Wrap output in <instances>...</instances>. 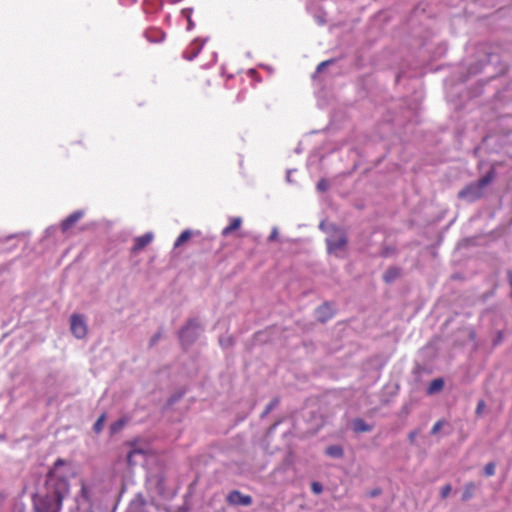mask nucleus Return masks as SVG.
Returning <instances> with one entry per match:
<instances>
[{"label": "nucleus", "instance_id": "f257e3e1", "mask_svg": "<svg viewBox=\"0 0 512 512\" xmlns=\"http://www.w3.org/2000/svg\"><path fill=\"white\" fill-rule=\"evenodd\" d=\"M68 462L58 458L45 476L43 487L33 494V512H60L63 501L70 493V483L61 468Z\"/></svg>", "mask_w": 512, "mask_h": 512}, {"label": "nucleus", "instance_id": "f03ea898", "mask_svg": "<svg viewBox=\"0 0 512 512\" xmlns=\"http://www.w3.org/2000/svg\"><path fill=\"white\" fill-rule=\"evenodd\" d=\"M495 177L494 169H490L483 177L474 183L466 185L458 193V198L468 202H474L484 195V189L493 181Z\"/></svg>", "mask_w": 512, "mask_h": 512}, {"label": "nucleus", "instance_id": "7ed1b4c3", "mask_svg": "<svg viewBox=\"0 0 512 512\" xmlns=\"http://www.w3.org/2000/svg\"><path fill=\"white\" fill-rule=\"evenodd\" d=\"M203 331L204 327L199 322L198 318L188 319L185 325L178 331V338L182 348L187 350L191 347Z\"/></svg>", "mask_w": 512, "mask_h": 512}, {"label": "nucleus", "instance_id": "20e7f679", "mask_svg": "<svg viewBox=\"0 0 512 512\" xmlns=\"http://www.w3.org/2000/svg\"><path fill=\"white\" fill-rule=\"evenodd\" d=\"M327 253L338 258H344L348 245L346 232L338 227H333V232L325 239Z\"/></svg>", "mask_w": 512, "mask_h": 512}, {"label": "nucleus", "instance_id": "39448f33", "mask_svg": "<svg viewBox=\"0 0 512 512\" xmlns=\"http://www.w3.org/2000/svg\"><path fill=\"white\" fill-rule=\"evenodd\" d=\"M70 329L77 339H83L87 334V324L84 316L73 314L70 318Z\"/></svg>", "mask_w": 512, "mask_h": 512}, {"label": "nucleus", "instance_id": "423d86ee", "mask_svg": "<svg viewBox=\"0 0 512 512\" xmlns=\"http://www.w3.org/2000/svg\"><path fill=\"white\" fill-rule=\"evenodd\" d=\"M227 501L232 505L249 506L252 504V497L244 495L238 490H233L227 495Z\"/></svg>", "mask_w": 512, "mask_h": 512}, {"label": "nucleus", "instance_id": "0eeeda50", "mask_svg": "<svg viewBox=\"0 0 512 512\" xmlns=\"http://www.w3.org/2000/svg\"><path fill=\"white\" fill-rule=\"evenodd\" d=\"M84 216L83 210H76L67 216L61 222V230L63 233L67 232L70 228H72L82 217Z\"/></svg>", "mask_w": 512, "mask_h": 512}, {"label": "nucleus", "instance_id": "6e6552de", "mask_svg": "<svg viewBox=\"0 0 512 512\" xmlns=\"http://www.w3.org/2000/svg\"><path fill=\"white\" fill-rule=\"evenodd\" d=\"M315 314L318 321L325 323L333 317L334 311L332 306L325 302L316 309Z\"/></svg>", "mask_w": 512, "mask_h": 512}, {"label": "nucleus", "instance_id": "1a4fd4ad", "mask_svg": "<svg viewBox=\"0 0 512 512\" xmlns=\"http://www.w3.org/2000/svg\"><path fill=\"white\" fill-rule=\"evenodd\" d=\"M153 238H154V235L152 232H147L142 236L136 237L134 239L132 251L136 252V251H140V250L144 249L148 244H150L152 242Z\"/></svg>", "mask_w": 512, "mask_h": 512}, {"label": "nucleus", "instance_id": "9d476101", "mask_svg": "<svg viewBox=\"0 0 512 512\" xmlns=\"http://www.w3.org/2000/svg\"><path fill=\"white\" fill-rule=\"evenodd\" d=\"M145 37L151 43H159L164 40L165 33L159 28H151L145 32Z\"/></svg>", "mask_w": 512, "mask_h": 512}, {"label": "nucleus", "instance_id": "9b49d317", "mask_svg": "<svg viewBox=\"0 0 512 512\" xmlns=\"http://www.w3.org/2000/svg\"><path fill=\"white\" fill-rule=\"evenodd\" d=\"M352 429L355 433L371 432L373 426L366 423L362 418H355L352 421Z\"/></svg>", "mask_w": 512, "mask_h": 512}, {"label": "nucleus", "instance_id": "f8f14e48", "mask_svg": "<svg viewBox=\"0 0 512 512\" xmlns=\"http://www.w3.org/2000/svg\"><path fill=\"white\" fill-rule=\"evenodd\" d=\"M478 488V485L475 482H467L464 485L463 493H462V501H469L475 495V491Z\"/></svg>", "mask_w": 512, "mask_h": 512}, {"label": "nucleus", "instance_id": "ddd939ff", "mask_svg": "<svg viewBox=\"0 0 512 512\" xmlns=\"http://www.w3.org/2000/svg\"><path fill=\"white\" fill-rule=\"evenodd\" d=\"M325 454L334 459H340L344 456V449L341 445H330L326 448Z\"/></svg>", "mask_w": 512, "mask_h": 512}, {"label": "nucleus", "instance_id": "4468645a", "mask_svg": "<svg viewBox=\"0 0 512 512\" xmlns=\"http://www.w3.org/2000/svg\"><path fill=\"white\" fill-rule=\"evenodd\" d=\"M204 44L205 40L196 39L191 45V54L188 55L187 53H185L184 57L188 60H193L195 57L198 56Z\"/></svg>", "mask_w": 512, "mask_h": 512}, {"label": "nucleus", "instance_id": "2eb2a0df", "mask_svg": "<svg viewBox=\"0 0 512 512\" xmlns=\"http://www.w3.org/2000/svg\"><path fill=\"white\" fill-rule=\"evenodd\" d=\"M400 273H401L400 268L394 267V266L389 267L383 275V280L386 283H392L394 280H396L400 276Z\"/></svg>", "mask_w": 512, "mask_h": 512}, {"label": "nucleus", "instance_id": "dca6fc26", "mask_svg": "<svg viewBox=\"0 0 512 512\" xmlns=\"http://www.w3.org/2000/svg\"><path fill=\"white\" fill-rule=\"evenodd\" d=\"M242 224V219L240 217H237V218H233L232 222L230 225H228L227 227H225L221 234L222 236L224 237H227L228 235H230L233 231L237 230L238 228H240Z\"/></svg>", "mask_w": 512, "mask_h": 512}, {"label": "nucleus", "instance_id": "f3484780", "mask_svg": "<svg viewBox=\"0 0 512 512\" xmlns=\"http://www.w3.org/2000/svg\"><path fill=\"white\" fill-rule=\"evenodd\" d=\"M444 387V380L442 378H436L432 380L427 388L428 394H434L439 392Z\"/></svg>", "mask_w": 512, "mask_h": 512}, {"label": "nucleus", "instance_id": "a211bd4d", "mask_svg": "<svg viewBox=\"0 0 512 512\" xmlns=\"http://www.w3.org/2000/svg\"><path fill=\"white\" fill-rule=\"evenodd\" d=\"M145 504V498L141 494H137L131 501L130 508L134 511H141Z\"/></svg>", "mask_w": 512, "mask_h": 512}, {"label": "nucleus", "instance_id": "6ab92c4d", "mask_svg": "<svg viewBox=\"0 0 512 512\" xmlns=\"http://www.w3.org/2000/svg\"><path fill=\"white\" fill-rule=\"evenodd\" d=\"M191 236L192 232L189 229L182 231L174 242V248L180 247L182 244L187 242L191 238Z\"/></svg>", "mask_w": 512, "mask_h": 512}, {"label": "nucleus", "instance_id": "aec40b11", "mask_svg": "<svg viewBox=\"0 0 512 512\" xmlns=\"http://www.w3.org/2000/svg\"><path fill=\"white\" fill-rule=\"evenodd\" d=\"M193 13V8H184L181 11V14L186 18L187 20V30H192L195 26V23L193 22L191 15Z\"/></svg>", "mask_w": 512, "mask_h": 512}, {"label": "nucleus", "instance_id": "412c9836", "mask_svg": "<svg viewBox=\"0 0 512 512\" xmlns=\"http://www.w3.org/2000/svg\"><path fill=\"white\" fill-rule=\"evenodd\" d=\"M105 421H106V415L105 414L100 415L98 417V419L95 421V423L93 425V431L96 434H99L103 430Z\"/></svg>", "mask_w": 512, "mask_h": 512}, {"label": "nucleus", "instance_id": "4be33fe9", "mask_svg": "<svg viewBox=\"0 0 512 512\" xmlns=\"http://www.w3.org/2000/svg\"><path fill=\"white\" fill-rule=\"evenodd\" d=\"M79 497L86 503H90L91 501V498H90V489L88 488V486L82 482L81 484V490H80V494H79Z\"/></svg>", "mask_w": 512, "mask_h": 512}, {"label": "nucleus", "instance_id": "5701e85b", "mask_svg": "<svg viewBox=\"0 0 512 512\" xmlns=\"http://www.w3.org/2000/svg\"><path fill=\"white\" fill-rule=\"evenodd\" d=\"M219 344L222 348L227 349L234 345V338L232 336L219 337Z\"/></svg>", "mask_w": 512, "mask_h": 512}, {"label": "nucleus", "instance_id": "b1692460", "mask_svg": "<svg viewBox=\"0 0 512 512\" xmlns=\"http://www.w3.org/2000/svg\"><path fill=\"white\" fill-rule=\"evenodd\" d=\"M125 425V420L124 419H118L116 420L115 422H113L109 429H110V433L111 434H116L118 433Z\"/></svg>", "mask_w": 512, "mask_h": 512}, {"label": "nucleus", "instance_id": "393cba45", "mask_svg": "<svg viewBox=\"0 0 512 512\" xmlns=\"http://www.w3.org/2000/svg\"><path fill=\"white\" fill-rule=\"evenodd\" d=\"M279 404V398H273L265 407L261 417L267 416L277 405Z\"/></svg>", "mask_w": 512, "mask_h": 512}, {"label": "nucleus", "instance_id": "a878e982", "mask_svg": "<svg viewBox=\"0 0 512 512\" xmlns=\"http://www.w3.org/2000/svg\"><path fill=\"white\" fill-rule=\"evenodd\" d=\"M137 455H143V451L140 450V449H133L131 450L128 455H127V462L129 465H135L136 464V460H135V457Z\"/></svg>", "mask_w": 512, "mask_h": 512}, {"label": "nucleus", "instance_id": "bb28decb", "mask_svg": "<svg viewBox=\"0 0 512 512\" xmlns=\"http://www.w3.org/2000/svg\"><path fill=\"white\" fill-rule=\"evenodd\" d=\"M496 472V464L494 462H489L484 466L483 474L486 477H491Z\"/></svg>", "mask_w": 512, "mask_h": 512}, {"label": "nucleus", "instance_id": "cd10ccee", "mask_svg": "<svg viewBox=\"0 0 512 512\" xmlns=\"http://www.w3.org/2000/svg\"><path fill=\"white\" fill-rule=\"evenodd\" d=\"M329 186V181L327 179L322 178L317 183V190L319 192H326L329 189Z\"/></svg>", "mask_w": 512, "mask_h": 512}, {"label": "nucleus", "instance_id": "c85d7f7f", "mask_svg": "<svg viewBox=\"0 0 512 512\" xmlns=\"http://www.w3.org/2000/svg\"><path fill=\"white\" fill-rule=\"evenodd\" d=\"M445 420L444 419H440L438 420L432 427L431 431H430V434L431 435H436L441 429L442 427L445 425Z\"/></svg>", "mask_w": 512, "mask_h": 512}, {"label": "nucleus", "instance_id": "c756f323", "mask_svg": "<svg viewBox=\"0 0 512 512\" xmlns=\"http://www.w3.org/2000/svg\"><path fill=\"white\" fill-rule=\"evenodd\" d=\"M452 491V486L450 484H446L441 488L440 496L442 499H445L449 496Z\"/></svg>", "mask_w": 512, "mask_h": 512}, {"label": "nucleus", "instance_id": "7c9ffc66", "mask_svg": "<svg viewBox=\"0 0 512 512\" xmlns=\"http://www.w3.org/2000/svg\"><path fill=\"white\" fill-rule=\"evenodd\" d=\"M161 337H162V332L161 331L156 332L149 340V347L151 348V347L155 346L158 343V341L161 339Z\"/></svg>", "mask_w": 512, "mask_h": 512}, {"label": "nucleus", "instance_id": "2f4dec72", "mask_svg": "<svg viewBox=\"0 0 512 512\" xmlns=\"http://www.w3.org/2000/svg\"><path fill=\"white\" fill-rule=\"evenodd\" d=\"M333 62H334L333 59H329V60L319 63L316 68L315 74L322 72L327 66H329Z\"/></svg>", "mask_w": 512, "mask_h": 512}, {"label": "nucleus", "instance_id": "473e14b6", "mask_svg": "<svg viewBox=\"0 0 512 512\" xmlns=\"http://www.w3.org/2000/svg\"><path fill=\"white\" fill-rule=\"evenodd\" d=\"M485 408H486V402L483 399L479 400L477 403L476 409H475V414L477 416H480L483 413Z\"/></svg>", "mask_w": 512, "mask_h": 512}, {"label": "nucleus", "instance_id": "72a5a7b5", "mask_svg": "<svg viewBox=\"0 0 512 512\" xmlns=\"http://www.w3.org/2000/svg\"><path fill=\"white\" fill-rule=\"evenodd\" d=\"M311 491L315 494H320L323 491V486L320 482H312Z\"/></svg>", "mask_w": 512, "mask_h": 512}, {"label": "nucleus", "instance_id": "f704fd0d", "mask_svg": "<svg viewBox=\"0 0 512 512\" xmlns=\"http://www.w3.org/2000/svg\"><path fill=\"white\" fill-rule=\"evenodd\" d=\"M419 434V430H413V431H410L409 434H408V440L411 444H414L415 443V440H416V437L418 436Z\"/></svg>", "mask_w": 512, "mask_h": 512}, {"label": "nucleus", "instance_id": "c9c22d12", "mask_svg": "<svg viewBox=\"0 0 512 512\" xmlns=\"http://www.w3.org/2000/svg\"><path fill=\"white\" fill-rule=\"evenodd\" d=\"M278 237V230L277 228H273L269 237H268V241L272 242V241H275Z\"/></svg>", "mask_w": 512, "mask_h": 512}, {"label": "nucleus", "instance_id": "e433bc0d", "mask_svg": "<svg viewBox=\"0 0 512 512\" xmlns=\"http://www.w3.org/2000/svg\"><path fill=\"white\" fill-rule=\"evenodd\" d=\"M381 493H382V490L380 488H375V489L371 490L368 493V495H369V497L374 498V497L379 496Z\"/></svg>", "mask_w": 512, "mask_h": 512}, {"label": "nucleus", "instance_id": "4c0bfd02", "mask_svg": "<svg viewBox=\"0 0 512 512\" xmlns=\"http://www.w3.org/2000/svg\"><path fill=\"white\" fill-rule=\"evenodd\" d=\"M391 251H392V250H391L390 248H388V247H387V248H385V249H383V250H382V252H381V256H382V257H388V256L390 255Z\"/></svg>", "mask_w": 512, "mask_h": 512}, {"label": "nucleus", "instance_id": "58836bf2", "mask_svg": "<svg viewBox=\"0 0 512 512\" xmlns=\"http://www.w3.org/2000/svg\"><path fill=\"white\" fill-rule=\"evenodd\" d=\"M501 339H502V333L499 332L495 343H499L501 341Z\"/></svg>", "mask_w": 512, "mask_h": 512}, {"label": "nucleus", "instance_id": "ea45409f", "mask_svg": "<svg viewBox=\"0 0 512 512\" xmlns=\"http://www.w3.org/2000/svg\"><path fill=\"white\" fill-rule=\"evenodd\" d=\"M290 174H291V171H290V170H288V171H287V175H286V179H287V181H289V182L291 181V176H290Z\"/></svg>", "mask_w": 512, "mask_h": 512}, {"label": "nucleus", "instance_id": "a19ab883", "mask_svg": "<svg viewBox=\"0 0 512 512\" xmlns=\"http://www.w3.org/2000/svg\"><path fill=\"white\" fill-rule=\"evenodd\" d=\"M178 512H187V508L186 507H181Z\"/></svg>", "mask_w": 512, "mask_h": 512}, {"label": "nucleus", "instance_id": "79ce46f5", "mask_svg": "<svg viewBox=\"0 0 512 512\" xmlns=\"http://www.w3.org/2000/svg\"><path fill=\"white\" fill-rule=\"evenodd\" d=\"M277 426V423L273 424V426L270 427V432L273 431Z\"/></svg>", "mask_w": 512, "mask_h": 512}, {"label": "nucleus", "instance_id": "37998d69", "mask_svg": "<svg viewBox=\"0 0 512 512\" xmlns=\"http://www.w3.org/2000/svg\"><path fill=\"white\" fill-rule=\"evenodd\" d=\"M319 228H320V229H323V228H324V223H323V222H321V223H320Z\"/></svg>", "mask_w": 512, "mask_h": 512}, {"label": "nucleus", "instance_id": "c03bdc74", "mask_svg": "<svg viewBox=\"0 0 512 512\" xmlns=\"http://www.w3.org/2000/svg\"><path fill=\"white\" fill-rule=\"evenodd\" d=\"M3 501V495L0 493V503Z\"/></svg>", "mask_w": 512, "mask_h": 512}, {"label": "nucleus", "instance_id": "a18cd8bd", "mask_svg": "<svg viewBox=\"0 0 512 512\" xmlns=\"http://www.w3.org/2000/svg\"><path fill=\"white\" fill-rule=\"evenodd\" d=\"M17 512H24V509H23V508H21V509H19Z\"/></svg>", "mask_w": 512, "mask_h": 512}]
</instances>
